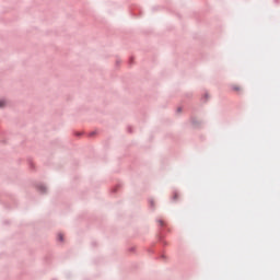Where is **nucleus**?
I'll return each instance as SVG.
<instances>
[{
    "mask_svg": "<svg viewBox=\"0 0 280 280\" xmlns=\"http://www.w3.org/2000/svg\"><path fill=\"white\" fill-rule=\"evenodd\" d=\"M238 91H241V88H238V85L232 84V92L238 93Z\"/></svg>",
    "mask_w": 280,
    "mask_h": 280,
    "instance_id": "obj_1",
    "label": "nucleus"
},
{
    "mask_svg": "<svg viewBox=\"0 0 280 280\" xmlns=\"http://www.w3.org/2000/svg\"><path fill=\"white\" fill-rule=\"evenodd\" d=\"M59 237V242H62V234L57 235Z\"/></svg>",
    "mask_w": 280,
    "mask_h": 280,
    "instance_id": "obj_3",
    "label": "nucleus"
},
{
    "mask_svg": "<svg viewBox=\"0 0 280 280\" xmlns=\"http://www.w3.org/2000/svg\"><path fill=\"white\" fill-rule=\"evenodd\" d=\"M3 106H5V101H0V108H2Z\"/></svg>",
    "mask_w": 280,
    "mask_h": 280,
    "instance_id": "obj_2",
    "label": "nucleus"
}]
</instances>
